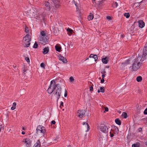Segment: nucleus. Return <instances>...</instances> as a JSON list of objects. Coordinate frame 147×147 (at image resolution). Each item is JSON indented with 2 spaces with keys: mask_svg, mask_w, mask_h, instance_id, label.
Wrapping results in <instances>:
<instances>
[{
  "mask_svg": "<svg viewBox=\"0 0 147 147\" xmlns=\"http://www.w3.org/2000/svg\"><path fill=\"white\" fill-rule=\"evenodd\" d=\"M141 58L140 57H137V58L134 59L132 66H130L129 68L132 67L131 69L133 71H137L140 68L142 63V62L141 61Z\"/></svg>",
  "mask_w": 147,
  "mask_h": 147,
  "instance_id": "f257e3e1",
  "label": "nucleus"
},
{
  "mask_svg": "<svg viewBox=\"0 0 147 147\" xmlns=\"http://www.w3.org/2000/svg\"><path fill=\"white\" fill-rule=\"evenodd\" d=\"M30 36L29 34H26L23 38V42L24 43L23 45L24 47H28L30 45V41H31V39L30 38Z\"/></svg>",
  "mask_w": 147,
  "mask_h": 147,
  "instance_id": "f03ea898",
  "label": "nucleus"
},
{
  "mask_svg": "<svg viewBox=\"0 0 147 147\" xmlns=\"http://www.w3.org/2000/svg\"><path fill=\"white\" fill-rule=\"evenodd\" d=\"M147 54V51L146 49H144L143 52V54L141 55H139L138 57H140L141 58V61H142V62L146 58V56Z\"/></svg>",
  "mask_w": 147,
  "mask_h": 147,
  "instance_id": "7ed1b4c3",
  "label": "nucleus"
},
{
  "mask_svg": "<svg viewBox=\"0 0 147 147\" xmlns=\"http://www.w3.org/2000/svg\"><path fill=\"white\" fill-rule=\"evenodd\" d=\"M147 54V51L146 49H144L143 52V54L141 55H139L138 57H140L141 58V61H142V62L146 58V56Z\"/></svg>",
  "mask_w": 147,
  "mask_h": 147,
  "instance_id": "20e7f679",
  "label": "nucleus"
},
{
  "mask_svg": "<svg viewBox=\"0 0 147 147\" xmlns=\"http://www.w3.org/2000/svg\"><path fill=\"white\" fill-rule=\"evenodd\" d=\"M100 125V131L104 133H107L108 132V129H109L108 126L105 125L104 124H101Z\"/></svg>",
  "mask_w": 147,
  "mask_h": 147,
  "instance_id": "39448f33",
  "label": "nucleus"
},
{
  "mask_svg": "<svg viewBox=\"0 0 147 147\" xmlns=\"http://www.w3.org/2000/svg\"><path fill=\"white\" fill-rule=\"evenodd\" d=\"M57 89H56V91L55 93V94L57 95V101H58L61 96L62 89L61 86H59V85L58 86V87H57Z\"/></svg>",
  "mask_w": 147,
  "mask_h": 147,
  "instance_id": "423d86ee",
  "label": "nucleus"
},
{
  "mask_svg": "<svg viewBox=\"0 0 147 147\" xmlns=\"http://www.w3.org/2000/svg\"><path fill=\"white\" fill-rule=\"evenodd\" d=\"M48 37L47 36H46L45 37H41L39 38V40L42 41L44 43V44L42 43V44H47L48 42Z\"/></svg>",
  "mask_w": 147,
  "mask_h": 147,
  "instance_id": "0eeeda50",
  "label": "nucleus"
},
{
  "mask_svg": "<svg viewBox=\"0 0 147 147\" xmlns=\"http://www.w3.org/2000/svg\"><path fill=\"white\" fill-rule=\"evenodd\" d=\"M53 82V84L52 85V89L53 90V92L55 90H56V89H57V87H58V86L59 85V84H56V83H55V80H52L51 81V82Z\"/></svg>",
  "mask_w": 147,
  "mask_h": 147,
  "instance_id": "6e6552de",
  "label": "nucleus"
},
{
  "mask_svg": "<svg viewBox=\"0 0 147 147\" xmlns=\"http://www.w3.org/2000/svg\"><path fill=\"white\" fill-rule=\"evenodd\" d=\"M78 113H79L78 116L81 118L83 117L86 112V111L83 110H78Z\"/></svg>",
  "mask_w": 147,
  "mask_h": 147,
  "instance_id": "1a4fd4ad",
  "label": "nucleus"
},
{
  "mask_svg": "<svg viewBox=\"0 0 147 147\" xmlns=\"http://www.w3.org/2000/svg\"><path fill=\"white\" fill-rule=\"evenodd\" d=\"M83 125H84V128L86 131H88L90 129V126L88 123L87 122H83Z\"/></svg>",
  "mask_w": 147,
  "mask_h": 147,
  "instance_id": "9d476101",
  "label": "nucleus"
},
{
  "mask_svg": "<svg viewBox=\"0 0 147 147\" xmlns=\"http://www.w3.org/2000/svg\"><path fill=\"white\" fill-rule=\"evenodd\" d=\"M25 140V142L26 144V147H30L31 144V142L30 140L28 138H26Z\"/></svg>",
  "mask_w": 147,
  "mask_h": 147,
  "instance_id": "9b49d317",
  "label": "nucleus"
},
{
  "mask_svg": "<svg viewBox=\"0 0 147 147\" xmlns=\"http://www.w3.org/2000/svg\"><path fill=\"white\" fill-rule=\"evenodd\" d=\"M58 57H59V59L62 61L64 63H67V59L64 57L62 56L60 54L58 56Z\"/></svg>",
  "mask_w": 147,
  "mask_h": 147,
  "instance_id": "f8f14e48",
  "label": "nucleus"
},
{
  "mask_svg": "<svg viewBox=\"0 0 147 147\" xmlns=\"http://www.w3.org/2000/svg\"><path fill=\"white\" fill-rule=\"evenodd\" d=\"M59 0H52L54 5L57 8H59L60 6L59 5Z\"/></svg>",
  "mask_w": 147,
  "mask_h": 147,
  "instance_id": "ddd939ff",
  "label": "nucleus"
},
{
  "mask_svg": "<svg viewBox=\"0 0 147 147\" xmlns=\"http://www.w3.org/2000/svg\"><path fill=\"white\" fill-rule=\"evenodd\" d=\"M53 82H51L50 85V86L49 87L47 90V91L48 93L49 94H51L53 92V90L52 89V85L53 84Z\"/></svg>",
  "mask_w": 147,
  "mask_h": 147,
  "instance_id": "4468645a",
  "label": "nucleus"
},
{
  "mask_svg": "<svg viewBox=\"0 0 147 147\" xmlns=\"http://www.w3.org/2000/svg\"><path fill=\"white\" fill-rule=\"evenodd\" d=\"M139 26L140 28H143L145 25V23L142 20H140L139 22Z\"/></svg>",
  "mask_w": 147,
  "mask_h": 147,
  "instance_id": "2eb2a0df",
  "label": "nucleus"
},
{
  "mask_svg": "<svg viewBox=\"0 0 147 147\" xmlns=\"http://www.w3.org/2000/svg\"><path fill=\"white\" fill-rule=\"evenodd\" d=\"M109 57H106L105 58H103L102 59V63L104 64L107 63L109 61Z\"/></svg>",
  "mask_w": 147,
  "mask_h": 147,
  "instance_id": "dca6fc26",
  "label": "nucleus"
},
{
  "mask_svg": "<svg viewBox=\"0 0 147 147\" xmlns=\"http://www.w3.org/2000/svg\"><path fill=\"white\" fill-rule=\"evenodd\" d=\"M45 5L47 9H49L50 10V9L51 8V4L48 1H45Z\"/></svg>",
  "mask_w": 147,
  "mask_h": 147,
  "instance_id": "f3484780",
  "label": "nucleus"
},
{
  "mask_svg": "<svg viewBox=\"0 0 147 147\" xmlns=\"http://www.w3.org/2000/svg\"><path fill=\"white\" fill-rule=\"evenodd\" d=\"M55 49L56 51L59 52H60L61 47L60 45H56L55 46Z\"/></svg>",
  "mask_w": 147,
  "mask_h": 147,
  "instance_id": "a211bd4d",
  "label": "nucleus"
},
{
  "mask_svg": "<svg viewBox=\"0 0 147 147\" xmlns=\"http://www.w3.org/2000/svg\"><path fill=\"white\" fill-rule=\"evenodd\" d=\"M40 142L39 140H37L36 143L34 144L33 147H40Z\"/></svg>",
  "mask_w": 147,
  "mask_h": 147,
  "instance_id": "6ab92c4d",
  "label": "nucleus"
},
{
  "mask_svg": "<svg viewBox=\"0 0 147 147\" xmlns=\"http://www.w3.org/2000/svg\"><path fill=\"white\" fill-rule=\"evenodd\" d=\"M49 51V49L48 47H45L43 49V53L44 54H47Z\"/></svg>",
  "mask_w": 147,
  "mask_h": 147,
  "instance_id": "aec40b11",
  "label": "nucleus"
},
{
  "mask_svg": "<svg viewBox=\"0 0 147 147\" xmlns=\"http://www.w3.org/2000/svg\"><path fill=\"white\" fill-rule=\"evenodd\" d=\"M131 60V59H127L126 61H125L122 64H123L124 65H127V64H129V63H130V61Z\"/></svg>",
  "mask_w": 147,
  "mask_h": 147,
  "instance_id": "412c9836",
  "label": "nucleus"
},
{
  "mask_svg": "<svg viewBox=\"0 0 147 147\" xmlns=\"http://www.w3.org/2000/svg\"><path fill=\"white\" fill-rule=\"evenodd\" d=\"M115 121L116 124H117L120 125L121 124V121L118 118L116 119L115 120Z\"/></svg>",
  "mask_w": 147,
  "mask_h": 147,
  "instance_id": "4be33fe9",
  "label": "nucleus"
},
{
  "mask_svg": "<svg viewBox=\"0 0 147 147\" xmlns=\"http://www.w3.org/2000/svg\"><path fill=\"white\" fill-rule=\"evenodd\" d=\"M94 18V15L91 13H90V15L88 16V20L89 21L90 20H91L93 19Z\"/></svg>",
  "mask_w": 147,
  "mask_h": 147,
  "instance_id": "5701e85b",
  "label": "nucleus"
},
{
  "mask_svg": "<svg viewBox=\"0 0 147 147\" xmlns=\"http://www.w3.org/2000/svg\"><path fill=\"white\" fill-rule=\"evenodd\" d=\"M42 133L43 135L44 136L46 134V130L45 127L42 126Z\"/></svg>",
  "mask_w": 147,
  "mask_h": 147,
  "instance_id": "b1692460",
  "label": "nucleus"
},
{
  "mask_svg": "<svg viewBox=\"0 0 147 147\" xmlns=\"http://www.w3.org/2000/svg\"><path fill=\"white\" fill-rule=\"evenodd\" d=\"M22 69L23 70V73L24 74H25V73L27 70V68L26 67L25 65H24L23 67L22 68Z\"/></svg>",
  "mask_w": 147,
  "mask_h": 147,
  "instance_id": "393cba45",
  "label": "nucleus"
},
{
  "mask_svg": "<svg viewBox=\"0 0 147 147\" xmlns=\"http://www.w3.org/2000/svg\"><path fill=\"white\" fill-rule=\"evenodd\" d=\"M136 80L138 82H140L142 80V77L141 76H138L137 77Z\"/></svg>",
  "mask_w": 147,
  "mask_h": 147,
  "instance_id": "a878e982",
  "label": "nucleus"
},
{
  "mask_svg": "<svg viewBox=\"0 0 147 147\" xmlns=\"http://www.w3.org/2000/svg\"><path fill=\"white\" fill-rule=\"evenodd\" d=\"M140 144L139 142L137 143L136 144H134L132 145V147H140Z\"/></svg>",
  "mask_w": 147,
  "mask_h": 147,
  "instance_id": "bb28decb",
  "label": "nucleus"
},
{
  "mask_svg": "<svg viewBox=\"0 0 147 147\" xmlns=\"http://www.w3.org/2000/svg\"><path fill=\"white\" fill-rule=\"evenodd\" d=\"M67 30L68 32L69 33L71 34H72L73 32V30L69 28H68Z\"/></svg>",
  "mask_w": 147,
  "mask_h": 147,
  "instance_id": "cd10ccee",
  "label": "nucleus"
},
{
  "mask_svg": "<svg viewBox=\"0 0 147 147\" xmlns=\"http://www.w3.org/2000/svg\"><path fill=\"white\" fill-rule=\"evenodd\" d=\"M122 116H124V118H126L127 117V114L125 112H123L122 114Z\"/></svg>",
  "mask_w": 147,
  "mask_h": 147,
  "instance_id": "c85d7f7f",
  "label": "nucleus"
},
{
  "mask_svg": "<svg viewBox=\"0 0 147 147\" xmlns=\"http://www.w3.org/2000/svg\"><path fill=\"white\" fill-rule=\"evenodd\" d=\"M100 90L101 92H104L105 91V88L104 87H100Z\"/></svg>",
  "mask_w": 147,
  "mask_h": 147,
  "instance_id": "c756f323",
  "label": "nucleus"
},
{
  "mask_svg": "<svg viewBox=\"0 0 147 147\" xmlns=\"http://www.w3.org/2000/svg\"><path fill=\"white\" fill-rule=\"evenodd\" d=\"M38 44L37 42H35L34 45L33 46V48H37L38 47Z\"/></svg>",
  "mask_w": 147,
  "mask_h": 147,
  "instance_id": "7c9ffc66",
  "label": "nucleus"
},
{
  "mask_svg": "<svg viewBox=\"0 0 147 147\" xmlns=\"http://www.w3.org/2000/svg\"><path fill=\"white\" fill-rule=\"evenodd\" d=\"M40 34L41 35V37H45L46 36H47L46 35L45 33L43 31H42L40 32Z\"/></svg>",
  "mask_w": 147,
  "mask_h": 147,
  "instance_id": "2f4dec72",
  "label": "nucleus"
},
{
  "mask_svg": "<svg viewBox=\"0 0 147 147\" xmlns=\"http://www.w3.org/2000/svg\"><path fill=\"white\" fill-rule=\"evenodd\" d=\"M36 133L37 134H39L40 133H42V129H38L36 131Z\"/></svg>",
  "mask_w": 147,
  "mask_h": 147,
  "instance_id": "473e14b6",
  "label": "nucleus"
},
{
  "mask_svg": "<svg viewBox=\"0 0 147 147\" xmlns=\"http://www.w3.org/2000/svg\"><path fill=\"white\" fill-rule=\"evenodd\" d=\"M124 16L127 18H128L130 16V14L129 13H125L124 14Z\"/></svg>",
  "mask_w": 147,
  "mask_h": 147,
  "instance_id": "72a5a7b5",
  "label": "nucleus"
},
{
  "mask_svg": "<svg viewBox=\"0 0 147 147\" xmlns=\"http://www.w3.org/2000/svg\"><path fill=\"white\" fill-rule=\"evenodd\" d=\"M40 67L43 68L45 69V65L43 63H41L40 65Z\"/></svg>",
  "mask_w": 147,
  "mask_h": 147,
  "instance_id": "f704fd0d",
  "label": "nucleus"
},
{
  "mask_svg": "<svg viewBox=\"0 0 147 147\" xmlns=\"http://www.w3.org/2000/svg\"><path fill=\"white\" fill-rule=\"evenodd\" d=\"M93 58L94 59L95 61H97L98 59V57L97 55H94V56L93 57Z\"/></svg>",
  "mask_w": 147,
  "mask_h": 147,
  "instance_id": "c9c22d12",
  "label": "nucleus"
},
{
  "mask_svg": "<svg viewBox=\"0 0 147 147\" xmlns=\"http://www.w3.org/2000/svg\"><path fill=\"white\" fill-rule=\"evenodd\" d=\"M113 5L114 6V7H117V6H118V3H117L116 2H114L113 3Z\"/></svg>",
  "mask_w": 147,
  "mask_h": 147,
  "instance_id": "e433bc0d",
  "label": "nucleus"
},
{
  "mask_svg": "<svg viewBox=\"0 0 147 147\" xmlns=\"http://www.w3.org/2000/svg\"><path fill=\"white\" fill-rule=\"evenodd\" d=\"M42 126L41 125H39L37 127L36 130H37V129H41L42 128Z\"/></svg>",
  "mask_w": 147,
  "mask_h": 147,
  "instance_id": "4c0bfd02",
  "label": "nucleus"
},
{
  "mask_svg": "<svg viewBox=\"0 0 147 147\" xmlns=\"http://www.w3.org/2000/svg\"><path fill=\"white\" fill-rule=\"evenodd\" d=\"M70 81L71 82H73L74 81V78L71 76L69 78Z\"/></svg>",
  "mask_w": 147,
  "mask_h": 147,
  "instance_id": "58836bf2",
  "label": "nucleus"
},
{
  "mask_svg": "<svg viewBox=\"0 0 147 147\" xmlns=\"http://www.w3.org/2000/svg\"><path fill=\"white\" fill-rule=\"evenodd\" d=\"M25 32L26 33H28L29 32V30L28 29V28L26 26L25 28Z\"/></svg>",
  "mask_w": 147,
  "mask_h": 147,
  "instance_id": "ea45409f",
  "label": "nucleus"
},
{
  "mask_svg": "<svg viewBox=\"0 0 147 147\" xmlns=\"http://www.w3.org/2000/svg\"><path fill=\"white\" fill-rule=\"evenodd\" d=\"M25 60L26 61L28 62H29L30 61L29 58L28 57H25Z\"/></svg>",
  "mask_w": 147,
  "mask_h": 147,
  "instance_id": "a19ab883",
  "label": "nucleus"
},
{
  "mask_svg": "<svg viewBox=\"0 0 147 147\" xmlns=\"http://www.w3.org/2000/svg\"><path fill=\"white\" fill-rule=\"evenodd\" d=\"M65 94H64V97H67V92L65 89Z\"/></svg>",
  "mask_w": 147,
  "mask_h": 147,
  "instance_id": "79ce46f5",
  "label": "nucleus"
},
{
  "mask_svg": "<svg viewBox=\"0 0 147 147\" xmlns=\"http://www.w3.org/2000/svg\"><path fill=\"white\" fill-rule=\"evenodd\" d=\"M101 73L102 74H105L106 73V71L105 69H102Z\"/></svg>",
  "mask_w": 147,
  "mask_h": 147,
  "instance_id": "37998d69",
  "label": "nucleus"
},
{
  "mask_svg": "<svg viewBox=\"0 0 147 147\" xmlns=\"http://www.w3.org/2000/svg\"><path fill=\"white\" fill-rule=\"evenodd\" d=\"M114 128L115 129V130H117V131H116V132L117 131L118 132V131H119V129H118V127H116V126H114Z\"/></svg>",
  "mask_w": 147,
  "mask_h": 147,
  "instance_id": "c03bdc74",
  "label": "nucleus"
},
{
  "mask_svg": "<svg viewBox=\"0 0 147 147\" xmlns=\"http://www.w3.org/2000/svg\"><path fill=\"white\" fill-rule=\"evenodd\" d=\"M144 115H147V107L145 110L144 112Z\"/></svg>",
  "mask_w": 147,
  "mask_h": 147,
  "instance_id": "a18cd8bd",
  "label": "nucleus"
},
{
  "mask_svg": "<svg viewBox=\"0 0 147 147\" xmlns=\"http://www.w3.org/2000/svg\"><path fill=\"white\" fill-rule=\"evenodd\" d=\"M51 125H55L56 123V122L55 121L53 120L51 122Z\"/></svg>",
  "mask_w": 147,
  "mask_h": 147,
  "instance_id": "49530a36",
  "label": "nucleus"
},
{
  "mask_svg": "<svg viewBox=\"0 0 147 147\" xmlns=\"http://www.w3.org/2000/svg\"><path fill=\"white\" fill-rule=\"evenodd\" d=\"M53 33L55 35H58V33L57 32L56 30H54Z\"/></svg>",
  "mask_w": 147,
  "mask_h": 147,
  "instance_id": "de8ad7c7",
  "label": "nucleus"
},
{
  "mask_svg": "<svg viewBox=\"0 0 147 147\" xmlns=\"http://www.w3.org/2000/svg\"><path fill=\"white\" fill-rule=\"evenodd\" d=\"M110 137L111 138H112L114 136V135L113 134H112L111 132L110 131Z\"/></svg>",
  "mask_w": 147,
  "mask_h": 147,
  "instance_id": "09e8293b",
  "label": "nucleus"
},
{
  "mask_svg": "<svg viewBox=\"0 0 147 147\" xmlns=\"http://www.w3.org/2000/svg\"><path fill=\"white\" fill-rule=\"evenodd\" d=\"M105 111H104V112H105V111H109V109L107 107H106L105 108Z\"/></svg>",
  "mask_w": 147,
  "mask_h": 147,
  "instance_id": "8fccbe9b",
  "label": "nucleus"
},
{
  "mask_svg": "<svg viewBox=\"0 0 147 147\" xmlns=\"http://www.w3.org/2000/svg\"><path fill=\"white\" fill-rule=\"evenodd\" d=\"M107 19H108L109 20H110L111 19V17L109 16H107Z\"/></svg>",
  "mask_w": 147,
  "mask_h": 147,
  "instance_id": "3c124183",
  "label": "nucleus"
},
{
  "mask_svg": "<svg viewBox=\"0 0 147 147\" xmlns=\"http://www.w3.org/2000/svg\"><path fill=\"white\" fill-rule=\"evenodd\" d=\"M138 130L139 132H141L142 131V129L140 127L138 128Z\"/></svg>",
  "mask_w": 147,
  "mask_h": 147,
  "instance_id": "603ef678",
  "label": "nucleus"
},
{
  "mask_svg": "<svg viewBox=\"0 0 147 147\" xmlns=\"http://www.w3.org/2000/svg\"><path fill=\"white\" fill-rule=\"evenodd\" d=\"M94 56V55L93 54H91L90 55L89 57L90 58H91V57L93 58Z\"/></svg>",
  "mask_w": 147,
  "mask_h": 147,
  "instance_id": "864d4df0",
  "label": "nucleus"
},
{
  "mask_svg": "<svg viewBox=\"0 0 147 147\" xmlns=\"http://www.w3.org/2000/svg\"><path fill=\"white\" fill-rule=\"evenodd\" d=\"M90 91H92L93 90V87L92 86H91L90 87Z\"/></svg>",
  "mask_w": 147,
  "mask_h": 147,
  "instance_id": "5fc2aeb1",
  "label": "nucleus"
},
{
  "mask_svg": "<svg viewBox=\"0 0 147 147\" xmlns=\"http://www.w3.org/2000/svg\"><path fill=\"white\" fill-rule=\"evenodd\" d=\"M104 81H105V80H104V79L102 78V79L101 80V82H101V83H104Z\"/></svg>",
  "mask_w": 147,
  "mask_h": 147,
  "instance_id": "6e6d98bb",
  "label": "nucleus"
},
{
  "mask_svg": "<svg viewBox=\"0 0 147 147\" xmlns=\"http://www.w3.org/2000/svg\"><path fill=\"white\" fill-rule=\"evenodd\" d=\"M99 4H102L103 2V1L102 0V1H99Z\"/></svg>",
  "mask_w": 147,
  "mask_h": 147,
  "instance_id": "4d7b16f0",
  "label": "nucleus"
},
{
  "mask_svg": "<svg viewBox=\"0 0 147 147\" xmlns=\"http://www.w3.org/2000/svg\"><path fill=\"white\" fill-rule=\"evenodd\" d=\"M16 102H14L13 103V106H14V107H16Z\"/></svg>",
  "mask_w": 147,
  "mask_h": 147,
  "instance_id": "13d9d810",
  "label": "nucleus"
},
{
  "mask_svg": "<svg viewBox=\"0 0 147 147\" xmlns=\"http://www.w3.org/2000/svg\"><path fill=\"white\" fill-rule=\"evenodd\" d=\"M60 106H63V103L62 102H61L60 103Z\"/></svg>",
  "mask_w": 147,
  "mask_h": 147,
  "instance_id": "bf43d9fd",
  "label": "nucleus"
},
{
  "mask_svg": "<svg viewBox=\"0 0 147 147\" xmlns=\"http://www.w3.org/2000/svg\"><path fill=\"white\" fill-rule=\"evenodd\" d=\"M16 108V107H14V106H12V107H11V109L12 110H14V109H15Z\"/></svg>",
  "mask_w": 147,
  "mask_h": 147,
  "instance_id": "052dcab7",
  "label": "nucleus"
},
{
  "mask_svg": "<svg viewBox=\"0 0 147 147\" xmlns=\"http://www.w3.org/2000/svg\"><path fill=\"white\" fill-rule=\"evenodd\" d=\"M142 1H141L140 2H139V3H135V4H138V5H139V6L140 5V4L141 3Z\"/></svg>",
  "mask_w": 147,
  "mask_h": 147,
  "instance_id": "680f3d73",
  "label": "nucleus"
},
{
  "mask_svg": "<svg viewBox=\"0 0 147 147\" xmlns=\"http://www.w3.org/2000/svg\"><path fill=\"white\" fill-rule=\"evenodd\" d=\"M106 74H102V78L104 79V78L105 76V75Z\"/></svg>",
  "mask_w": 147,
  "mask_h": 147,
  "instance_id": "e2e57ef3",
  "label": "nucleus"
},
{
  "mask_svg": "<svg viewBox=\"0 0 147 147\" xmlns=\"http://www.w3.org/2000/svg\"><path fill=\"white\" fill-rule=\"evenodd\" d=\"M64 54H65V55H64V56L65 57V56H67V55H66V50H65V51H64Z\"/></svg>",
  "mask_w": 147,
  "mask_h": 147,
  "instance_id": "0e129e2a",
  "label": "nucleus"
},
{
  "mask_svg": "<svg viewBox=\"0 0 147 147\" xmlns=\"http://www.w3.org/2000/svg\"><path fill=\"white\" fill-rule=\"evenodd\" d=\"M134 28V27H132V26L131 27V28H130V30H131V31H132V29H133Z\"/></svg>",
  "mask_w": 147,
  "mask_h": 147,
  "instance_id": "69168bd1",
  "label": "nucleus"
},
{
  "mask_svg": "<svg viewBox=\"0 0 147 147\" xmlns=\"http://www.w3.org/2000/svg\"><path fill=\"white\" fill-rule=\"evenodd\" d=\"M22 134H23V135H24L25 134V132L24 131H22Z\"/></svg>",
  "mask_w": 147,
  "mask_h": 147,
  "instance_id": "338daca9",
  "label": "nucleus"
},
{
  "mask_svg": "<svg viewBox=\"0 0 147 147\" xmlns=\"http://www.w3.org/2000/svg\"><path fill=\"white\" fill-rule=\"evenodd\" d=\"M145 144L147 146V141L145 142Z\"/></svg>",
  "mask_w": 147,
  "mask_h": 147,
  "instance_id": "774afa93",
  "label": "nucleus"
}]
</instances>
